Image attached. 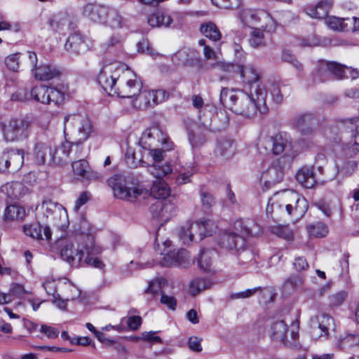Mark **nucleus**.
<instances>
[{"label": "nucleus", "mask_w": 359, "mask_h": 359, "mask_svg": "<svg viewBox=\"0 0 359 359\" xmlns=\"http://www.w3.org/2000/svg\"><path fill=\"white\" fill-rule=\"evenodd\" d=\"M88 242L83 243V236H60L57 241L62 259L73 267L92 266L102 269L104 263L97 257L102 252L95 245L92 237L86 236Z\"/></svg>", "instance_id": "nucleus-1"}, {"label": "nucleus", "mask_w": 359, "mask_h": 359, "mask_svg": "<svg viewBox=\"0 0 359 359\" xmlns=\"http://www.w3.org/2000/svg\"><path fill=\"white\" fill-rule=\"evenodd\" d=\"M107 183L116 198L129 202L145 199L150 195L158 199L166 198L170 194V187L163 180L154 182L150 192L142 185L134 184L130 177L121 174L113 175L108 179Z\"/></svg>", "instance_id": "nucleus-2"}, {"label": "nucleus", "mask_w": 359, "mask_h": 359, "mask_svg": "<svg viewBox=\"0 0 359 359\" xmlns=\"http://www.w3.org/2000/svg\"><path fill=\"white\" fill-rule=\"evenodd\" d=\"M266 91L264 86L258 84L249 95L241 90L223 88L220 93L222 104L234 113L250 117L257 109L266 104Z\"/></svg>", "instance_id": "nucleus-3"}, {"label": "nucleus", "mask_w": 359, "mask_h": 359, "mask_svg": "<svg viewBox=\"0 0 359 359\" xmlns=\"http://www.w3.org/2000/svg\"><path fill=\"white\" fill-rule=\"evenodd\" d=\"M308 208L309 204L305 198L296 191H289L270 198L266 211L271 217L273 213H286L294 220H299L304 215Z\"/></svg>", "instance_id": "nucleus-4"}, {"label": "nucleus", "mask_w": 359, "mask_h": 359, "mask_svg": "<svg viewBox=\"0 0 359 359\" xmlns=\"http://www.w3.org/2000/svg\"><path fill=\"white\" fill-rule=\"evenodd\" d=\"M233 229L238 232H224L219 239V245L226 250H243L246 245V241L243 236H259L262 233L260 225L252 219H240L233 223Z\"/></svg>", "instance_id": "nucleus-5"}, {"label": "nucleus", "mask_w": 359, "mask_h": 359, "mask_svg": "<svg viewBox=\"0 0 359 359\" xmlns=\"http://www.w3.org/2000/svg\"><path fill=\"white\" fill-rule=\"evenodd\" d=\"M83 15L95 22L114 29H121L126 24L120 11L112 6L88 4L83 8Z\"/></svg>", "instance_id": "nucleus-6"}, {"label": "nucleus", "mask_w": 359, "mask_h": 359, "mask_svg": "<svg viewBox=\"0 0 359 359\" xmlns=\"http://www.w3.org/2000/svg\"><path fill=\"white\" fill-rule=\"evenodd\" d=\"M36 216L41 221L52 222L56 227L65 231L69 225L66 209L51 199H45L36 208Z\"/></svg>", "instance_id": "nucleus-7"}, {"label": "nucleus", "mask_w": 359, "mask_h": 359, "mask_svg": "<svg viewBox=\"0 0 359 359\" xmlns=\"http://www.w3.org/2000/svg\"><path fill=\"white\" fill-rule=\"evenodd\" d=\"M334 151V164L337 172L342 176L349 177L357 170L359 154L349 144L336 145Z\"/></svg>", "instance_id": "nucleus-8"}, {"label": "nucleus", "mask_w": 359, "mask_h": 359, "mask_svg": "<svg viewBox=\"0 0 359 359\" xmlns=\"http://www.w3.org/2000/svg\"><path fill=\"white\" fill-rule=\"evenodd\" d=\"M32 124L28 118H14L2 123L1 130L6 142L27 140L32 133Z\"/></svg>", "instance_id": "nucleus-9"}, {"label": "nucleus", "mask_w": 359, "mask_h": 359, "mask_svg": "<svg viewBox=\"0 0 359 359\" xmlns=\"http://www.w3.org/2000/svg\"><path fill=\"white\" fill-rule=\"evenodd\" d=\"M55 149V142L44 137L34 140L27 156L34 166L53 165L52 152Z\"/></svg>", "instance_id": "nucleus-10"}, {"label": "nucleus", "mask_w": 359, "mask_h": 359, "mask_svg": "<svg viewBox=\"0 0 359 359\" xmlns=\"http://www.w3.org/2000/svg\"><path fill=\"white\" fill-rule=\"evenodd\" d=\"M142 88L141 79L130 69L126 68L123 65L114 95L122 98H133L140 93Z\"/></svg>", "instance_id": "nucleus-11"}, {"label": "nucleus", "mask_w": 359, "mask_h": 359, "mask_svg": "<svg viewBox=\"0 0 359 359\" xmlns=\"http://www.w3.org/2000/svg\"><path fill=\"white\" fill-rule=\"evenodd\" d=\"M123 65L114 62L104 65L97 76V82L103 90L114 96Z\"/></svg>", "instance_id": "nucleus-12"}, {"label": "nucleus", "mask_w": 359, "mask_h": 359, "mask_svg": "<svg viewBox=\"0 0 359 359\" xmlns=\"http://www.w3.org/2000/svg\"><path fill=\"white\" fill-rule=\"evenodd\" d=\"M169 93L164 89L140 90L133 100L134 107L140 109L153 108L156 105L167 100Z\"/></svg>", "instance_id": "nucleus-13"}, {"label": "nucleus", "mask_w": 359, "mask_h": 359, "mask_svg": "<svg viewBox=\"0 0 359 359\" xmlns=\"http://www.w3.org/2000/svg\"><path fill=\"white\" fill-rule=\"evenodd\" d=\"M172 242L170 240H165L163 245L164 256L160 260V264L165 267L179 266L187 268L190 265L189 255L188 252L183 249L167 250L166 248L171 246Z\"/></svg>", "instance_id": "nucleus-14"}, {"label": "nucleus", "mask_w": 359, "mask_h": 359, "mask_svg": "<svg viewBox=\"0 0 359 359\" xmlns=\"http://www.w3.org/2000/svg\"><path fill=\"white\" fill-rule=\"evenodd\" d=\"M266 150H270L274 155H280L284 151H291L292 140L289 134L280 132L273 136L266 137L262 140Z\"/></svg>", "instance_id": "nucleus-15"}, {"label": "nucleus", "mask_w": 359, "mask_h": 359, "mask_svg": "<svg viewBox=\"0 0 359 359\" xmlns=\"http://www.w3.org/2000/svg\"><path fill=\"white\" fill-rule=\"evenodd\" d=\"M340 71L339 63L319 60L312 72L313 79L315 82H325L331 79L332 76L338 79L341 75Z\"/></svg>", "instance_id": "nucleus-16"}, {"label": "nucleus", "mask_w": 359, "mask_h": 359, "mask_svg": "<svg viewBox=\"0 0 359 359\" xmlns=\"http://www.w3.org/2000/svg\"><path fill=\"white\" fill-rule=\"evenodd\" d=\"M240 17L243 24L247 25H250V23L255 22H263L264 24L262 25V27L267 32L273 31L276 27V22L274 20L269 13L264 10L257 11L251 10L243 11L241 13Z\"/></svg>", "instance_id": "nucleus-17"}, {"label": "nucleus", "mask_w": 359, "mask_h": 359, "mask_svg": "<svg viewBox=\"0 0 359 359\" xmlns=\"http://www.w3.org/2000/svg\"><path fill=\"white\" fill-rule=\"evenodd\" d=\"M284 176L283 166L280 159L273 161L271 164L262 172L260 181L263 184L262 189L267 190L282 181Z\"/></svg>", "instance_id": "nucleus-18"}, {"label": "nucleus", "mask_w": 359, "mask_h": 359, "mask_svg": "<svg viewBox=\"0 0 359 359\" xmlns=\"http://www.w3.org/2000/svg\"><path fill=\"white\" fill-rule=\"evenodd\" d=\"M140 146L145 150H149L160 145L165 146V149H172V142L158 130H154L149 133H144L140 140Z\"/></svg>", "instance_id": "nucleus-19"}, {"label": "nucleus", "mask_w": 359, "mask_h": 359, "mask_svg": "<svg viewBox=\"0 0 359 359\" xmlns=\"http://www.w3.org/2000/svg\"><path fill=\"white\" fill-rule=\"evenodd\" d=\"M70 121L77 127L79 141L86 140L93 132V125L90 120L80 114L66 115L64 118V131L67 123Z\"/></svg>", "instance_id": "nucleus-20"}, {"label": "nucleus", "mask_w": 359, "mask_h": 359, "mask_svg": "<svg viewBox=\"0 0 359 359\" xmlns=\"http://www.w3.org/2000/svg\"><path fill=\"white\" fill-rule=\"evenodd\" d=\"M310 326L313 337H327L330 329L334 326V320L329 315L321 313L311 320Z\"/></svg>", "instance_id": "nucleus-21"}, {"label": "nucleus", "mask_w": 359, "mask_h": 359, "mask_svg": "<svg viewBox=\"0 0 359 359\" xmlns=\"http://www.w3.org/2000/svg\"><path fill=\"white\" fill-rule=\"evenodd\" d=\"M25 234L36 240L49 241L52 233L47 225L41 226L39 223L25 224L22 226Z\"/></svg>", "instance_id": "nucleus-22"}, {"label": "nucleus", "mask_w": 359, "mask_h": 359, "mask_svg": "<svg viewBox=\"0 0 359 359\" xmlns=\"http://www.w3.org/2000/svg\"><path fill=\"white\" fill-rule=\"evenodd\" d=\"M72 167L74 174L83 180L91 181L98 178V174L91 170L87 161L83 158L73 161Z\"/></svg>", "instance_id": "nucleus-23"}, {"label": "nucleus", "mask_w": 359, "mask_h": 359, "mask_svg": "<svg viewBox=\"0 0 359 359\" xmlns=\"http://www.w3.org/2000/svg\"><path fill=\"white\" fill-rule=\"evenodd\" d=\"M296 180L302 187L311 189L315 186L318 178L314 173L313 168L304 166L297 172Z\"/></svg>", "instance_id": "nucleus-24"}, {"label": "nucleus", "mask_w": 359, "mask_h": 359, "mask_svg": "<svg viewBox=\"0 0 359 359\" xmlns=\"http://www.w3.org/2000/svg\"><path fill=\"white\" fill-rule=\"evenodd\" d=\"M216 257L217 252L215 250H201L198 258V263L200 269L208 273L215 272V268L214 262Z\"/></svg>", "instance_id": "nucleus-25"}, {"label": "nucleus", "mask_w": 359, "mask_h": 359, "mask_svg": "<svg viewBox=\"0 0 359 359\" xmlns=\"http://www.w3.org/2000/svg\"><path fill=\"white\" fill-rule=\"evenodd\" d=\"M316 123V119L311 114H304L297 115L293 124L302 135H308L312 133Z\"/></svg>", "instance_id": "nucleus-26"}, {"label": "nucleus", "mask_w": 359, "mask_h": 359, "mask_svg": "<svg viewBox=\"0 0 359 359\" xmlns=\"http://www.w3.org/2000/svg\"><path fill=\"white\" fill-rule=\"evenodd\" d=\"M332 5L331 0H322L316 6H309L306 13L313 18L325 19L328 18L329 11Z\"/></svg>", "instance_id": "nucleus-27"}, {"label": "nucleus", "mask_w": 359, "mask_h": 359, "mask_svg": "<svg viewBox=\"0 0 359 359\" xmlns=\"http://www.w3.org/2000/svg\"><path fill=\"white\" fill-rule=\"evenodd\" d=\"M203 127L198 126L195 130L189 133V140L193 147L202 146L206 141V135L212 128L210 125L202 123Z\"/></svg>", "instance_id": "nucleus-28"}, {"label": "nucleus", "mask_w": 359, "mask_h": 359, "mask_svg": "<svg viewBox=\"0 0 359 359\" xmlns=\"http://www.w3.org/2000/svg\"><path fill=\"white\" fill-rule=\"evenodd\" d=\"M71 142H65L62 143L60 146L56 145V144L55 143V149L52 152L53 165L62 164L63 163L67 162L68 158H71Z\"/></svg>", "instance_id": "nucleus-29"}, {"label": "nucleus", "mask_w": 359, "mask_h": 359, "mask_svg": "<svg viewBox=\"0 0 359 359\" xmlns=\"http://www.w3.org/2000/svg\"><path fill=\"white\" fill-rule=\"evenodd\" d=\"M237 69L243 83L247 85L256 83L260 78V72L252 65H238Z\"/></svg>", "instance_id": "nucleus-30"}, {"label": "nucleus", "mask_w": 359, "mask_h": 359, "mask_svg": "<svg viewBox=\"0 0 359 359\" xmlns=\"http://www.w3.org/2000/svg\"><path fill=\"white\" fill-rule=\"evenodd\" d=\"M191 224L194 225V232H198L200 240L210 236L217 229L215 222L210 219H202Z\"/></svg>", "instance_id": "nucleus-31"}, {"label": "nucleus", "mask_w": 359, "mask_h": 359, "mask_svg": "<svg viewBox=\"0 0 359 359\" xmlns=\"http://www.w3.org/2000/svg\"><path fill=\"white\" fill-rule=\"evenodd\" d=\"M154 207L158 210V217L165 222L175 216L177 212L175 204L171 201L157 202Z\"/></svg>", "instance_id": "nucleus-32"}, {"label": "nucleus", "mask_w": 359, "mask_h": 359, "mask_svg": "<svg viewBox=\"0 0 359 359\" xmlns=\"http://www.w3.org/2000/svg\"><path fill=\"white\" fill-rule=\"evenodd\" d=\"M26 217V211L24 208L11 205L6 208L3 216L4 222H22Z\"/></svg>", "instance_id": "nucleus-33"}, {"label": "nucleus", "mask_w": 359, "mask_h": 359, "mask_svg": "<svg viewBox=\"0 0 359 359\" xmlns=\"http://www.w3.org/2000/svg\"><path fill=\"white\" fill-rule=\"evenodd\" d=\"M34 78L39 81H49L60 76V72L55 67L43 65L39 66L33 72Z\"/></svg>", "instance_id": "nucleus-34"}, {"label": "nucleus", "mask_w": 359, "mask_h": 359, "mask_svg": "<svg viewBox=\"0 0 359 359\" xmlns=\"http://www.w3.org/2000/svg\"><path fill=\"white\" fill-rule=\"evenodd\" d=\"M148 24L152 27H168L172 22L171 17L161 11H156L147 19Z\"/></svg>", "instance_id": "nucleus-35"}, {"label": "nucleus", "mask_w": 359, "mask_h": 359, "mask_svg": "<svg viewBox=\"0 0 359 359\" xmlns=\"http://www.w3.org/2000/svg\"><path fill=\"white\" fill-rule=\"evenodd\" d=\"M215 152L216 155L220 156L224 159L231 157L235 152V147L232 140L227 138L219 139Z\"/></svg>", "instance_id": "nucleus-36"}, {"label": "nucleus", "mask_w": 359, "mask_h": 359, "mask_svg": "<svg viewBox=\"0 0 359 359\" xmlns=\"http://www.w3.org/2000/svg\"><path fill=\"white\" fill-rule=\"evenodd\" d=\"M83 43L82 35L79 33H74L67 38L65 43V48L69 53L78 55L83 46Z\"/></svg>", "instance_id": "nucleus-37"}, {"label": "nucleus", "mask_w": 359, "mask_h": 359, "mask_svg": "<svg viewBox=\"0 0 359 359\" xmlns=\"http://www.w3.org/2000/svg\"><path fill=\"white\" fill-rule=\"evenodd\" d=\"M124 36L120 34H112L102 44V49L109 53H119L122 51Z\"/></svg>", "instance_id": "nucleus-38"}, {"label": "nucleus", "mask_w": 359, "mask_h": 359, "mask_svg": "<svg viewBox=\"0 0 359 359\" xmlns=\"http://www.w3.org/2000/svg\"><path fill=\"white\" fill-rule=\"evenodd\" d=\"M10 168L12 171L21 168L25 160V151L22 149H11L6 151Z\"/></svg>", "instance_id": "nucleus-39"}, {"label": "nucleus", "mask_w": 359, "mask_h": 359, "mask_svg": "<svg viewBox=\"0 0 359 359\" xmlns=\"http://www.w3.org/2000/svg\"><path fill=\"white\" fill-rule=\"evenodd\" d=\"M200 31L206 38L214 42L219 41L222 38V33L212 22L202 23L200 26Z\"/></svg>", "instance_id": "nucleus-40"}, {"label": "nucleus", "mask_w": 359, "mask_h": 359, "mask_svg": "<svg viewBox=\"0 0 359 359\" xmlns=\"http://www.w3.org/2000/svg\"><path fill=\"white\" fill-rule=\"evenodd\" d=\"M68 18L64 15H53L46 18V23L55 32L62 31L68 24Z\"/></svg>", "instance_id": "nucleus-41"}, {"label": "nucleus", "mask_w": 359, "mask_h": 359, "mask_svg": "<svg viewBox=\"0 0 359 359\" xmlns=\"http://www.w3.org/2000/svg\"><path fill=\"white\" fill-rule=\"evenodd\" d=\"M336 346L341 350H347L359 345V334L347 333L340 336L337 341Z\"/></svg>", "instance_id": "nucleus-42"}, {"label": "nucleus", "mask_w": 359, "mask_h": 359, "mask_svg": "<svg viewBox=\"0 0 359 359\" xmlns=\"http://www.w3.org/2000/svg\"><path fill=\"white\" fill-rule=\"evenodd\" d=\"M194 51L187 48H183L172 56V62L177 66L188 65L191 63Z\"/></svg>", "instance_id": "nucleus-43"}, {"label": "nucleus", "mask_w": 359, "mask_h": 359, "mask_svg": "<svg viewBox=\"0 0 359 359\" xmlns=\"http://www.w3.org/2000/svg\"><path fill=\"white\" fill-rule=\"evenodd\" d=\"M287 326L283 320L274 322L271 326V337L274 340L283 341L286 339Z\"/></svg>", "instance_id": "nucleus-44"}, {"label": "nucleus", "mask_w": 359, "mask_h": 359, "mask_svg": "<svg viewBox=\"0 0 359 359\" xmlns=\"http://www.w3.org/2000/svg\"><path fill=\"white\" fill-rule=\"evenodd\" d=\"M171 165L166 163L161 165L160 163L153 164L148 167V171L157 179V180H162L161 179L167 175L172 172Z\"/></svg>", "instance_id": "nucleus-45"}, {"label": "nucleus", "mask_w": 359, "mask_h": 359, "mask_svg": "<svg viewBox=\"0 0 359 359\" xmlns=\"http://www.w3.org/2000/svg\"><path fill=\"white\" fill-rule=\"evenodd\" d=\"M31 96L32 97L39 102H41L43 104H48V93H49V86L40 85L34 86L31 90Z\"/></svg>", "instance_id": "nucleus-46"}, {"label": "nucleus", "mask_w": 359, "mask_h": 359, "mask_svg": "<svg viewBox=\"0 0 359 359\" xmlns=\"http://www.w3.org/2000/svg\"><path fill=\"white\" fill-rule=\"evenodd\" d=\"M194 225L187 222L178 230V237L184 245H189L194 240Z\"/></svg>", "instance_id": "nucleus-47"}, {"label": "nucleus", "mask_w": 359, "mask_h": 359, "mask_svg": "<svg viewBox=\"0 0 359 359\" xmlns=\"http://www.w3.org/2000/svg\"><path fill=\"white\" fill-rule=\"evenodd\" d=\"M307 231L310 237L321 238L326 236L328 232L327 228L322 222H316L307 226Z\"/></svg>", "instance_id": "nucleus-48"}, {"label": "nucleus", "mask_w": 359, "mask_h": 359, "mask_svg": "<svg viewBox=\"0 0 359 359\" xmlns=\"http://www.w3.org/2000/svg\"><path fill=\"white\" fill-rule=\"evenodd\" d=\"M346 18L330 16L326 18L325 23L328 27L334 31L346 32Z\"/></svg>", "instance_id": "nucleus-49"}, {"label": "nucleus", "mask_w": 359, "mask_h": 359, "mask_svg": "<svg viewBox=\"0 0 359 359\" xmlns=\"http://www.w3.org/2000/svg\"><path fill=\"white\" fill-rule=\"evenodd\" d=\"M304 279L300 275H292L290 276L283 284V289L286 292H291L296 290L303 284Z\"/></svg>", "instance_id": "nucleus-50"}, {"label": "nucleus", "mask_w": 359, "mask_h": 359, "mask_svg": "<svg viewBox=\"0 0 359 359\" xmlns=\"http://www.w3.org/2000/svg\"><path fill=\"white\" fill-rule=\"evenodd\" d=\"M48 104L59 105L63 102L65 100V93L56 88L49 87Z\"/></svg>", "instance_id": "nucleus-51"}, {"label": "nucleus", "mask_w": 359, "mask_h": 359, "mask_svg": "<svg viewBox=\"0 0 359 359\" xmlns=\"http://www.w3.org/2000/svg\"><path fill=\"white\" fill-rule=\"evenodd\" d=\"M264 32L260 29L255 28L251 32L249 43L252 47L258 48L265 45Z\"/></svg>", "instance_id": "nucleus-52"}, {"label": "nucleus", "mask_w": 359, "mask_h": 359, "mask_svg": "<svg viewBox=\"0 0 359 359\" xmlns=\"http://www.w3.org/2000/svg\"><path fill=\"white\" fill-rule=\"evenodd\" d=\"M208 282L203 278H196L193 280L189 285L190 293L195 296L200 293L201 291L206 289Z\"/></svg>", "instance_id": "nucleus-53"}, {"label": "nucleus", "mask_w": 359, "mask_h": 359, "mask_svg": "<svg viewBox=\"0 0 359 359\" xmlns=\"http://www.w3.org/2000/svg\"><path fill=\"white\" fill-rule=\"evenodd\" d=\"M282 60L284 62L292 64L297 71H299V72L303 71V66L301 64V62H299L297 60L295 56L292 53H290L289 50H284L283 52Z\"/></svg>", "instance_id": "nucleus-54"}, {"label": "nucleus", "mask_w": 359, "mask_h": 359, "mask_svg": "<svg viewBox=\"0 0 359 359\" xmlns=\"http://www.w3.org/2000/svg\"><path fill=\"white\" fill-rule=\"evenodd\" d=\"M340 70L341 75L339 76L338 79H339L348 78H351V79H355L359 77V71L358 69H355L340 64Z\"/></svg>", "instance_id": "nucleus-55"}, {"label": "nucleus", "mask_w": 359, "mask_h": 359, "mask_svg": "<svg viewBox=\"0 0 359 359\" xmlns=\"http://www.w3.org/2000/svg\"><path fill=\"white\" fill-rule=\"evenodd\" d=\"M162 147L159 148V147L153 148L149 151V155L152 158L154 163H160L161 161L163 159V152L165 151H168L169 149H165L164 148L165 146H168V144L161 145Z\"/></svg>", "instance_id": "nucleus-56"}, {"label": "nucleus", "mask_w": 359, "mask_h": 359, "mask_svg": "<svg viewBox=\"0 0 359 359\" xmlns=\"http://www.w3.org/2000/svg\"><path fill=\"white\" fill-rule=\"evenodd\" d=\"M6 67L13 72H17L19 68V54L14 53L9 55L5 59Z\"/></svg>", "instance_id": "nucleus-57"}, {"label": "nucleus", "mask_w": 359, "mask_h": 359, "mask_svg": "<svg viewBox=\"0 0 359 359\" xmlns=\"http://www.w3.org/2000/svg\"><path fill=\"white\" fill-rule=\"evenodd\" d=\"M40 332L49 339H55L58 337L60 330L57 327L48 325H41Z\"/></svg>", "instance_id": "nucleus-58"}, {"label": "nucleus", "mask_w": 359, "mask_h": 359, "mask_svg": "<svg viewBox=\"0 0 359 359\" xmlns=\"http://www.w3.org/2000/svg\"><path fill=\"white\" fill-rule=\"evenodd\" d=\"M202 207L205 210H208L215 204V198L208 192L202 191L201 194Z\"/></svg>", "instance_id": "nucleus-59"}, {"label": "nucleus", "mask_w": 359, "mask_h": 359, "mask_svg": "<svg viewBox=\"0 0 359 359\" xmlns=\"http://www.w3.org/2000/svg\"><path fill=\"white\" fill-rule=\"evenodd\" d=\"M0 275L2 276H8L12 279H18L20 274L18 271L9 266L0 264Z\"/></svg>", "instance_id": "nucleus-60"}, {"label": "nucleus", "mask_w": 359, "mask_h": 359, "mask_svg": "<svg viewBox=\"0 0 359 359\" xmlns=\"http://www.w3.org/2000/svg\"><path fill=\"white\" fill-rule=\"evenodd\" d=\"M126 321L130 330H137L142 324V318L138 316H133L128 318H123L122 322Z\"/></svg>", "instance_id": "nucleus-61"}, {"label": "nucleus", "mask_w": 359, "mask_h": 359, "mask_svg": "<svg viewBox=\"0 0 359 359\" xmlns=\"http://www.w3.org/2000/svg\"><path fill=\"white\" fill-rule=\"evenodd\" d=\"M194 171L192 168L191 170H182L180 172L179 175L176 178V183L178 185L185 184L191 182V177L194 174Z\"/></svg>", "instance_id": "nucleus-62"}, {"label": "nucleus", "mask_w": 359, "mask_h": 359, "mask_svg": "<svg viewBox=\"0 0 359 359\" xmlns=\"http://www.w3.org/2000/svg\"><path fill=\"white\" fill-rule=\"evenodd\" d=\"M163 278L155 279L149 283V285L145 290L146 293H150L151 294H158L161 291V285L162 283H164Z\"/></svg>", "instance_id": "nucleus-63"}, {"label": "nucleus", "mask_w": 359, "mask_h": 359, "mask_svg": "<svg viewBox=\"0 0 359 359\" xmlns=\"http://www.w3.org/2000/svg\"><path fill=\"white\" fill-rule=\"evenodd\" d=\"M160 302L162 304L166 306L170 310H175L177 306V301L172 296L167 295L164 293L161 294Z\"/></svg>", "instance_id": "nucleus-64"}]
</instances>
